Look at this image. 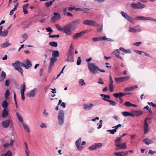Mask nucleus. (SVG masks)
I'll use <instances>...</instances> for the list:
<instances>
[{
	"label": "nucleus",
	"mask_w": 156,
	"mask_h": 156,
	"mask_svg": "<svg viewBox=\"0 0 156 156\" xmlns=\"http://www.w3.org/2000/svg\"><path fill=\"white\" fill-rule=\"evenodd\" d=\"M81 20L80 19L75 20L62 27L58 24H55V26L58 31H63L66 35L70 36L72 34V31L74 30L77 26L80 23Z\"/></svg>",
	"instance_id": "obj_1"
},
{
	"label": "nucleus",
	"mask_w": 156,
	"mask_h": 156,
	"mask_svg": "<svg viewBox=\"0 0 156 156\" xmlns=\"http://www.w3.org/2000/svg\"><path fill=\"white\" fill-rule=\"evenodd\" d=\"M58 119L59 124L60 126L62 125L64 123L65 119V113L63 110L61 109L59 111Z\"/></svg>",
	"instance_id": "obj_2"
},
{
	"label": "nucleus",
	"mask_w": 156,
	"mask_h": 156,
	"mask_svg": "<svg viewBox=\"0 0 156 156\" xmlns=\"http://www.w3.org/2000/svg\"><path fill=\"white\" fill-rule=\"evenodd\" d=\"M98 67L96 66L94 64L88 62V69L93 74H96L98 73Z\"/></svg>",
	"instance_id": "obj_3"
},
{
	"label": "nucleus",
	"mask_w": 156,
	"mask_h": 156,
	"mask_svg": "<svg viewBox=\"0 0 156 156\" xmlns=\"http://www.w3.org/2000/svg\"><path fill=\"white\" fill-rule=\"evenodd\" d=\"M65 61L68 62H73L74 60V51H70L68 54L67 58L65 60Z\"/></svg>",
	"instance_id": "obj_4"
},
{
	"label": "nucleus",
	"mask_w": 156,
	"mask_h": 156,
	"mask_svg": "<svg viewBox=\"0 0 156 156\" xmlns=\"http://www.w3.org/2000/svg\"><path fill=\"white\" fill-rule=\"evenodd\" d=\"M21 65L23 67L27 69H28L31 67L32 66L31 61L28 59L25 61V63L22 62H21Z\"/></svg>",
	"instance_id": "obj_5"
},
{
	"label": "nucleus",
	"mask_w": 156,
	"mask_h": 156,
	"mask_svg": "<svg viewBox=\"0 0 156 156\" xmlns=\"http://www.w3.org/2000/svg\"><path fill=\"white\" fill-rule=\"evenodd\" d=\"M138 4L133 3L131 4V6L132 8L135 9H141L144 8L145 7L144 5L141 4L140 2H138Z\"/></svg>",
	"instance_id": "obj_6"
},
{
	"label": "nucleus",
	"mask_w": 156,
	"mask_h": 156,
	"mask_svg": "<svg viewBox=\"0 0 156 156\" xmlns=\"http://www.w3.org/2000/svg\"><path fill=\"white\" fill-rule=\"evenodd\" d=\"M102 144L101 143H95L89 147V149L90 150H94L102 147Z\"/></svg>",
	"instance_id": "obj_7"
},
{
	"label": "nucleus",
	"mask_w": 156,
	"mask_h": 156,
	"mask_svg": "<svg viewBox=\"0 0 156 156\" xmlns=\"http://www.w3.org/2000/svg\"><path fill=\"white\" fill-rule=\"evenodd\" d=\"M54 16L51 17V21L55 23L57 20H59L61 18V16L59 13L57 12H54Z\"/></svg>",
	"instance_id": "obj_8"
},
{
	"label": "nucleus",
	"mask_w": 156,
	"mask_h": 156,
	"mask_svg": "<svg viewBox=\"0 0 156 156\" xmlns=\"http://www.w3.org/2000/svg\"><path fill=\"white\" fill-rule=\"evenodd\" d=\"M149 119H151V118L148 117H147L144 121V134H146L149 131L148 128V124L147 122V120Z\"/></svg>",
	"instance_id": "obj_9"
},
{
	"label": "nucleus",
	"mask_w": 156,
	"mask_h": 156,
	"mask_svg": "<svg viewBox=\"0 0 156 156\" xmlns=\"http://www.w3.org/2000/svg\"><path fill=\"white\" fill-rule=\"evenodd\" d=\"M37 91V89L36 88H34L28 92L27 94V95L28 97H34L35 96Z\"/></svg>",
	"instance_id": "obj_10"
},
{
	"label": "nucleus",
	"mask_w": 156,
	"mask_h": 156,
	"mask_svg": "<svg viewBox=\"0 0 156 156\" xmlns=\"http://www.w3.org/2000/svg\"><path fill=\"white\" fill-rule=\"evenodd\" d=\"M81 138H79L77 140L76 142V145L77 148L79 150H82L83 147L81 146Z\"/></svg>",
	"instance_id": "obj_11"
},
{
	"label": "nucleus",
	"mask_w": 156,
	"mask_h": 156,
	"mask_svg": "<svg viewBox=\"0 0 156 156\" xmlns=\"http://www.w3.org/2000/svg\"><path fill=\"white\" fill-rule=\"evenodd\" d=\"M115 53V55L116 57L119 58V59H121L122 60H123V58L121 56L122 55H124V54L123 53H120V51L119 49H116L115 50L113 53Z\"/></svg>",
	"instance_id": "obj_12"
},
{
	"label": "nucleus",
	"mask_w": 156,
	"mask_h": 156,
	"mask_svg": "<svg viewBox=\"0 0 156 156\" xmlns=\"http://www.w3.org/2000/svg\"><path fill=\"white\" fill-rule=\"evenodd\" d=\"M121 126V125L120 124H119L118 125L112 127V128H115L114 129L108 130H107V131L109 132L110 133L112 134H114V133L116 132L118 128Z\"/></svg>",
	"instance_id": "obj_13"
},
{
	"label": "nucleus",
	"mask_w": 156,
	"mask_h": 156,
	"mask_svg": "<svg viewBox=\"0 0 156 156\" xmlns=\"http://www.w3.org/2000/svg\"><path fill=\"white\" fill-rule=\"evenodd\" d=\"M10 123V120L7 119L2 122V125L4 128H7L9 126Z\"/></svg>",
	"instance_id": "obj_14"
},
{
	"label": "nucleus",
	"mask_w": 156,
	"mask_h": 156,
	"mask_svg": "<svg viewBox=\"0 0 156 156\" xmlns=\"http://www.w3.org/2000/svg\"><path fill=\"white\" fill-rule=\"evenodd\" d=\"M87 31V30H86L75 34L73 36V39H77L82 35H83Z\"/></svg>",
	"instance_id": "obj_15"
},
{
	"label": "nucleus",
	"mask_w": 156,
	"mask_h": 156,
	"mask_svg": "<svg viewBox=\"0 0 156 156\" xmlns=\"http://www.w3.org/2000/svg\"><path fill=\"white\" fill-rule=\"evenodd\" d=\"M128 153L127 151L125 152H115L114 154L116 156H125Z\"/></svg>",
	"instance_id": "obj_16"
},
{
	"label": "nucleus",
	"mask_w": 156,
	"mask_h": 156,
	"mask_svg": "<svg viewBox=\"0 0 156 156\" xmlns=\"http://www.w3.org/2000/svg\"><path fill=\"white\" fill-rule=\"evenodd\" d=\"M91 26L96 27H99V25L97 24L96 22L92 20H88V26Z\"/></svg>",
	"instance_id": "obj_17"
},
{
	"label": "nucleus",
	"mask_w": 156,
	"mask_h": 156,
	"mask_svg": "<svg viewBox=\"0 0 156 156\" xmlns=\"http://www.w3.org/2000/svg\"><path fill=\"white\" fill-rule=\"evenodd\" d=\"M125 95V93L120 92L119 93H115L113 94V96L116 98H122L121 97Z\"/></svg>",
	"instance_id": "obj_18"
},
{
	"label": "nucleus",
	"mask_w": 156,
	"mask_h": 156,
	"mask_svg": "<svg viewBox=\"0 0 156 156\" xmlns=\"http://www.w3.org/2000/svg\"><path fill=\"white\" fill-rule=\"evenodd\" d=\"M138 86L137 85H135L133 86L125 88L124 89L125 91H131L135 88H138Z\"/></svg>",
	"instance_id": "obj_19"
},
{
	"label": "nucleus",
	"mask_w": 156,
	"mask_h": 156,
	"mask_svg": "<svg viewBox=\"0 0 156 156\" xmlns=\"http://www.w3.org/2000/svg\"><path fill=\"white\" fill-rule=\"evenodd\" d=\"M57 60L56 58L51 57L50 59V63L49 65L50 66H53L54 63Z\"/></svg>",
	"instance_id": "obj_20"
},
{
	"label": "nucleus",
	"mask_w": 156,
	"mask_h": 156,
	"mask_svg": "<svg viewBox=\"0 0 156 156\" xmlns=\"http://www.w3.org/2000/svg\"><path fill=\"white\" fill-rule=\"evenodd\" d=\"M143 142L147 145H149L153 143V141L147 138L144 139Z\"/></svg>",
	"instance_id": "obj_21"
},
{
	"label": "nucleus",
	"mask_w": 156,
	"mask_h": 156,
	"mask_svg": "<svg viewBox=\"0 0 156 156\" xmlns=\"http://www.w3.org/2000/svg\"><path fill=\"white\" fill-rule=\"evenodd\" d=\"M149 17H146L144 16H138L135 19L139 20H149Z\"/></svg>",
	"instance_id": "obj_22"
},
{
	"label": "nucleus",
	"mask_w": 156,
	"mask_h": 156,
	"mask_svg": "<svg viewBox=\"0 0 156 156\" xmlns=\"http://www.w3.org/2000/svg\"><path fill=\"white\" fill-rule=\"evenodd\" d=\"M21 64L20 62L17 60L15 62L13 63L12 64V66L14 67V68L16 69L18 67H19V66L20 64Z\"/></svg>",
	"instance_id": "obj_23"
},
{
	"label": "nucleus",
	"mask_w": 156,
	"mask_h": 156,
	"mask_svg": "<svg viewBox=\"0 0 156 156\" xmlns=\"http://www.w3.org/2000/svg\"><path fill=\"white\" fill-rule=\"evenodd\" d=\"M9 115V113L6 109H3V112L2 115V117L3 118H6Z\"/></svg>",
	"instance_id": "obj_24"
},
{
	"label": "nucleus",
	"mask_w": 156,
	"mask_h": 156,
	"mask_svg": "<svg viewBox=\"0 0 156 156\" xmlns=\"http://www.w3.org/2000/svg\"><path fill=\"white\" fill-rule=\"evenodd\" d=\"M2 106L3 109H6L8 105V103L6 100H5L3 101L2 104Z\"/></svg>",
	"instance_id": "obj_25"
},
{
	"label": "nucleus",
	"mask_w": 156,
	"mask_h": 156,
	"mask_svg": "<svg viewBox=\"0 0 156 156\" xmlns=\"http://www.w3.org/2000/svg\"><path fill=\"white\" fill-rule=\"evenodd\" d=\"M0 82L3 81L6 77V74L3 71L2 72L0 75Z\"/></svg>",
	"instance_id": "obj_26"
},
{
	"label": "nucleus",
	"mask_w": 156,
	"mask_h": 156,
	"mask_svg": "<svg viewBox=\"0 0 156 156\" xmlns=\"http://www.w3.org/2000/svg\"><path fill=\"white\" fill-rule=\"evenodd\" d=\"M16 116L18 120L22 124L23 123H24L22 117L20 115L19 113L18 112L16 113Z\"/></svg>",
	"instance_id": "obj_27"
},
{
	"label": "nucleus",
	"mask_w": 156,
	"mask_h": 156,
	"mask_svg": "<svg viewBox=\"0 0 156 156\" xmlns=\"http://www.w3.org/2000/svg\"><path fill=\"white\" fill-rule=\"evenodd\" d=\"M103 99L104 101H107L108 102L110 103L112 106H115L116 104V103L115 102L112 100L108 99L105 98H103Z\"/></svg>",
	"instance_id": "obj_28"
},
{
	"label": "nucleus",
	"mask_w": 156,
	"mask_h": 156,
	"mask_svg": "<svg viewBox=\"0 0 156 156\" xmlns=\"http://www.w3.org/2000/svg\"><path fill=\"white\" fill-rule=\"evenodd\" d=\"M52 55L53 57L56 58L58 57L59 55V52L57 50H54L52 51Z\"/></svg>",
	"instance_id": "obj_29"
},
{
	"label": "nucleus",
	"mask_w": 156,
	"mask_h": 156,
	"mask_svg": "<svg viewBox=\"0 0 156 156\" xmlns=\"http://www.w3.org/2000/svg\"><path fill=\"white\" fill-rule=\"evenodd\" d=\"M29 5L28 4L24 5L23 7V12L25 14H27L28 13V11L27 10V8Z\"/></svg>",
	"instance_id": "obj_30"
},
{
	"label": "nucleus",
	"mask_w": 156,
	"mask_h": 156,
	"mask_svg": "<svg viewBox=\"0 0 156 156\" xmlns=\"http://www.w3.org/2000/svg\"><path fill=\"white\" fill-rule=\"evenodd\" d=\"M126 142H125L124 143H123L121 144H120L119 145H118L117 147L119 148L120 149H125L126 148L127 146L126 145Z\"/></svg>",
	"instance_id": "obj_31"
},
{
	"label": "nucleus",
	"mask_w": 156,
	"mask_h": 156,
	"mask_svg": "<svg viewBox=\"0 0 156 156\" xmlns=\"http://www.w3.org/2000/svg\"><path fill=\"white\" fill-rule=\"evenodd\" d=\"M24 129L27 132L29 133L30 132V129L28 125L24 123H23L22 124Z\"/></svg>",
	"instance_id": "obj_32"
},
{
	"label": "nucleus",
	"mask_w": 156,
	"mask_h": 156,
	"mask_svg": "<svg viewBox=\"0 0 156 156\" xmlns=\"http://www.w3.org/2000/svg\"><path fill=\"white\" fill-rule=\"evenodd\" d=\"M11 45V44L7 42L5 43H3L1 45V47L3 48H6L8 46Z\"/></svg>",
	"instance_id": "obj_33"
},
{
	"label": "nucleus",
	"mask_w": 156,
	"mask_h": 156,
	"mask_svg": "<svg viewBox=\"0 0 156 156\" xmlns=\"http://www.w3.org/2000/svg\"><path fill=\"white\" fill-rule=\"evenodd\" d=\"M21 91L20 93H24L25 90L26 88L25 84V83H23V84L21 85Z\"/></svg>",
	"instance_id": "obj_34"
},
{
	"label": "nucleus",
	"mask_w": 156,
	"mask_h": 156,
	"mask_svg": "<svg viewBox=\"0 0 156 156\" xmlns=\"http://www.w3.org/2000/svg\"><path fill=\"white\" fill-rule=\"evenodd\" d=\"M122 140H121V138H118V137H117L116 139L115 140V146L117 147V145H119L120 143V141H121Z\"/></svg>",
	"instance_id": "obj_35"
},
{
	"label": "nucleus",
	"mask_w": 156,
	"mask_h": 156,
	"mask_svg": "<svg viewBox=\"0 0 156 156\" xmlns=\"http://www.w3.org/2000/svg\"><path fill=\"white\" fill-rule=\"evenodd\" d=\"M102 37H94L92 39V40L96 42L102 40Z\"/></svg>",
	"instance_id": "obj_36"
},
{
	"label": "nucleus",
	"mask_w": 156,
	"mask_h": 156,
	"mask_svg": "<svg viewBox=\"0 0 156 156\" xmlns=\"http://www.w3.org/2000/svg\"><path fill=\"white\" fill-rule=\"evenodd\" d=\"M22 37L23 39V41L21 42L20 43H22L23 42H24L27 39L28 37V35L26 33H25L22 35Z\"/></svg>",
	"instance_id": "obj_37"
},
{
	"label": "nucleus",
	"mask_w": 156,
	"mask_h": 156,
	"mask_svg": "<svg viewBox=\"0 0 156 156\" xmlns=\"http://www.w3.org/2000/svg\"><path fill=\"white\" fill-rule=\"evenodd\" d=\"M8 29H5L3 30L2 33V37L6 36L8 34Z\"/></svg>",
	"instance_id": "obj_38"
},
{
	"label": "nucleus",
	"mask_w": 156,
	"mask_h": 156,
	"mask_svg": "<svg viewBox=\"0 0 156 156\" xmlns=\"http://www.w3.org/2000/svg\"><path fill=\"white\" fill-rule=\"evenodd\" d=\"M49 44L51 46L54 47H57L58 45L57 43L55 41H51L50 42Z\"/></svg>",
	"instance_id": "obj_39"
},
{
	"label": "nucleus",
	"mask_w": 156,
	"mask_h": 156,
	"mask_svg": "<svg viewBox=\"0 0 156 156\" xmlns=\"http://www.w3.org/2000/svg\"><path fill=\"white\" fill-rule=\"evenodd\" d=\"M53 2V1H51L49 2H46L45 3V5L47 7H48L51 6Z\"/></svg>",
	"instance_id": "obj_40"
},
{
	"label": "nucleus",
	"mask_w": 156,
	"mask_h": 156,
	"mask_svg": "<svg viewBox=\"0 0 156 156\" xmlns=\"http://www.w3.org/2000/svg\"><path fill=\"white\" fill-rule=\"evenodd\" d=\"M129 31L130 32L136 33L137 32H140V29H139L137 30H136V29H135L133 28L129 27Z\"/></svg>",
	"instance_id": "obj_41"
},
{
	"label": "nucleus",
	"mask_w": 156,
	"mask_h": 156,
	"mask_svg": "<svg viewBox=\"0 0 156 156\" xmlns=\"http://www.w3.org/2000/svg\"><path fill=\"white\" fill-rule=\"evenodd\" d=\"M115 81L117 83L123 82V80L122 79V77L115 78Z\"/></svg>",
	"instance_id": "obj_42"
},
{
	"label": "nucleus",
	"mask_w": 156,
	"mask_h": 156,
	"mask_svg": "<svg viewBox=\"0 0 156 156\" xmlns=\"http://www.w3.org/2000/svg\"><path fill=\"white\" fill-rule=\"evenodd\" d=\"M12 154L11 151H8L7 153L4 154L2 155V156H11Z\"/></svg>",
	"instance_id": "obj_43"
},
{
	"label": "nucleus",
	"mask_w": 156,
	"mask_h": 156,
	"mask_svg": "<svg viewBox=\"0 0 156 156\" xmlns=\"http://www.w3.org/2000/svg\"><path fill=\"white\" fill-rule=\"evenodd\" d=\"M126 19L128 21L130 22L133 23V19L131 17L129 16L128 15L126 17Z\"/></svg>",
	"instance_id": "obj_44"
},
{
	"label": "nucleus",
	"mask_w": 156,
	"mask_h": 156,
	"mask_svg": "<svg viewBox=\"0 0 156 156\" xmlns=\"http://www.w3.org/2000/svg\"><path fill=\"white\" fill-rule=\"evenodd\" d=\"M10 94V92L8 90H6L5 92V99H7L8 98V96Z\"/></svg>",
	"instance_id": "obj_45"
},
{
	"label": "nucleus",
	"mask_w": 156,
	"mask_h": 156,
	"mask_svg": "<svg viewBox=\"0 0 156 156\" xmlns=\"http://www.w3.org/2000/svg\"><path fill=\"white\" fill-rule=\"evenodd\" d=\"M16 70H17L23 76V70L20 67H18L16 69Z\"/></svg>",
	"instance_id": "obj_46"
},
{
	"label": "nucleus",
	"mask_w": 156,
	"mask_h": 156,
	"mask_svg": "<svg viewBox=\"0 0 156 156\" xmlns=\"http://www.w3.org/2000/svg\"><path fill=\"white\" fill-rule=\"evenodd\" d=\"M113 83H109V90L111 92H112L113 91Z\"/></svg>",
	"instance_id": "obj_47"
},
{
	"label": "nucleus",
	"mask_w": 156,
	"mask_h": 156,
	"mask_svg": "<svg viewBox=\"0 0 156 156\" xmlns=\"http://www.w3.org/2000/svg\"><path fill=\"white\" fill-rule=\"evenodd\" d=\"M122 115L125 117L129 116V112H122Z\"/></svg>",
	"instance_id": "obj_48"
},
{
	"label": "nucleus",
	"mask_w": 156,
	"mask_h": 156,
	"mask_svg": "<svg viewBox=\"0 0 156 156\" xmlns=\"http://www.w3.org/2000/svg\"><path fill=\"white\" fill-rule=\"evenodd\" d=\"M102 122L103 120H101L99 121V122L97 123V125L98 126L97 128L98 129H99L102 127Z\"/></svg>",
	"instance_id": "obj_49"
},
{
	"label": "nucleus",
	"mask_w": 156,
	"mask_h": 156,
	"mask_svg": "<svg viewBox=\"0 0 156 156\" xmlns=\"http://www.w3.org/2000/svg\"><path fill=\"white\" fill-rule=\"evenodd\" d=\"M49 113L48 112H46V109H44V111L43 112V115L45 117H47L49 115Z\"/></svg>",
	"instance_id": "obj_50"
},
{
	"label": "nucleus",
	"mask_w": 156,
	"mask_h": 156,
	"mask_svg": "<svg viewBox=\"0 0 156 156\" xmlns=\"http://www.w3.org/2000/svg\"><path fill=\"white\" fill-rule=\"evenodd\" d=\"M79 83L80 85L81 86H83L85 84V83L83 79H80L79 80Z\"/></svg>",
	"instance_id": "obj_51"
},
{
	"label": "nucleus",
	"mask_w": 156,
	"mask_h": 156,
	"mask_svg": "<svg viewBox=\"0 0 156 156\" xmlns=\"http://www.w3.org/2000/svg\"><path fill=\"white\" fill-rule=\"evenodd\" d=\"M102 40L104 41H113L111 39L107 38L105 37V36L102 37Z\"/></svg>",
	"instance_id": "obj_52"
},
{
	"label": "nucleus",
	"mask_w": 156,
	"mask_h": 156,
	"mask_svg": "<svg viewBox=\"0 0 156 156\" xmlns=\"http://www.w3.org/2000/svg\"><path fill=\"white\" fill-rule=\"evenodd\" d=\"M46 30L47 32H49L48 34L50 35L53 32V30L50 27H48L46 28Z\"/></svg>",
	"instance_id": "obj_53"
},
{
	"label": "nucleus",
	"mask_w": 156,
	"mask_h": 156,
	"mask_svg": "<svg viewBox=\"0 0 156 156\" xmlns=\"http://www.w3.org/2000/svg\"><path fill=\"white\" fill-rule=\"evenodd\" d=\"M122 78L123 80V82H124L126 80H129L130 78V76H127L122 77Z\"/></svg>",
	"instance_id": "obj_54"
},
{
	"label": "nucleus",
	"mask_w": 156,
	"mask_h": 156,
	"mask_svg": "<svg viewBox=\"0 0 156 156\" xmlns=\"http://www.w3.org/2000/svg\"><path fill=\"white\" fill-rule=\"evenodd\" d=\"M120 13L122 16L126 19V17H127L128 15V14L124 12L123 11H121Z\"/></svg>",
	"instance_id": "obj_55"
},
{
	"label": "nucleus",
	"mask_w": 156,
	"mask_h": 156,
	"mask_svg": "<svg viewBox=\"0 0 156 156\" xmlns=\"http://www.w3.org/2000/svg\"><path fill=\"white\" fill-rule=\"evenodd\" d=\"M10 79H8L6 80L5 81V85L6 86H8L10 84Z\"/></svg>",
	"instance_id": "obj_56"
},
{
	"label": "nucleus",
	"mask_w": 156,
	"mask_h": 156,
	"mask_svg": "<svg viewBox=\"0 0 156 156\" xmlns=\"http://www.w3.org/2000/svg\"><path fill=\"white\" fill-rule=\"evenodd\" d=\"M81 62V60L80 57H78L76 64L77 65H79L80 64Z\"/></svg>",
	"instance_id": "obj_57"
},
{
	"label": "nucleus",
	"mask_w": 156,
	"mask_h": 156,
	"mask_svg": "<svg viewBox=\"0 0 156 156\" xmlns=\"http://www.w3.org/2000/svg\"><path fill=\"white\" fill-rule=\"evenodd\" d=\"M101 96L102 97H103L104 98H106V99H107L106 98H107L108 99H109L110 98V97L108 95H105V94H101Z\"/></svg>",
	"instance_id": "obj_58"
},
{
	"label": "nucleus",
	"mask_w": 156,
	"mask_h": 156,
	"mask_svg": "<svg viewBox=\"0 0 156 156\" xmlns=\"http://www.w3.org/2000/svg\"><path fill=\"white\" fill-rule=\"evenodd\" d=\"M124 105L127 107H130L131 105L130 102L127 101L125 103Z\"/></svg>",
	"instance_id": "obj_59"
},
{
	"label": "nucleus",
	"mask_w": 156,
	"mask_h": 156,
	"mask_svg": "<svg viewBox=\"0 0 156 156\" xmlns=\"http://www.w3.org/2000/svg\"><path fill=\"white\" fill-rule=\"evenodd\" d=\"M81 11L83 12H87L88 11V9L87 8H81Z\"/></svg>",
	"instance_id": "obj_60"
},
{
	"label": "nucleus",
	"mask_w": 156,
	"mask_h": 156,
	"mask_svg": "<svg viewBox=\"0 0 156 156\" xmlns=\"http://www.w3.org/2000/svg\"><path fill=\"white\" fill-rule=\"evenodd\" d=\"M141 44V42H136L133 44V45H134L136 46H139Z\"/></svg>",
	"instance_id": "obj_61"
},
{
	"label": "nucleus",
	"mask_w": 156,
	"mask_h": 156,
	"mask_svg": "<svg viewBox=\"0 0 156 156\" xmlns=\"http://www.w3.org/2000/svg\"><path fill=\"white\" fill-rule=\"evenodd\" d=\"M98 27L100 28H98L97 30V31L99 32H101L102 30V25H99V26Z\"/></svg>",
	"instance_id": "obj_62"
},
{
	"label": "nucleus",
	"mask_w": 156,
	"mask_h": 156,
	"mask_svg": "<svg viewBox=\"0 0 156 156\" xmlns=\"http://www.w3.org/2000/svg\"><path fill=\"white\" fill-rule=\"evenodd\" d=\"M19 5V4L18 3H16V5L14 6V7L13 9L12 10L13 12L15 11L17 7H18Z\"/></svg>",
	"instance_id": "obj_63"
},
{
	"label": "nucleus",
	"mask_w": 156,
	"mask_h": 156,
	"mask_svg": "<svg viewBox=\"0 0 156 156\" xmlns=\"http://www.w3.org/2000/svg\"><path fill=\"white\" fill-rule=\"evenodd\" d=\"M74 9L75 10V7H69L68 8V10L69 11H72Z\"/></svg>",
	"instance_id": "obj_64"
}]
</instances>
